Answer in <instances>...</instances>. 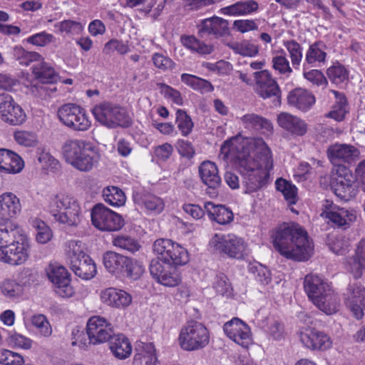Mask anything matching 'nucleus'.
I'll return each mask as SVG.
<instances>
[{
    "mask_svg": "<svg viewBox=\"0 0 365 365\" xmlns=\"http://www.w3.org/2000/svg\"><path fill=\"white\" fill-rule=\"evenodd\" d=\"M198 34L201 38H220L230 34L229 22L218 16L202 20L198 25Z\"/></svg>",
    "mask_w": 365,
    "mask_h": 365,
    "instance_id": "nucleus-23",
    "label": "nucleus"
},
{
    "mask_svg": "<svg viewBox=\"0 0 365 365\" xmlns=\"http://www.w3.org/2000/svg\"><path fill=\"white\" fill-rule=\"evenodd\" d=\"M46 272L58 296L63 298L73 296L75 291L71 284V274L63 266L50 264L46 267Z\"/></svg>",
    "mask_w": 365,
    "mask_h": 365,
    "instance_id": "nucleus-15",
    "label": "nucleus"
},
{
    "mask_svg": "<svg viewBox=\"0 0 365 365\" xmlns=\"http://www.w3.org/2000/svg\"><path fill=\"white\" fill-rule=\"evenodd\" d=\"M48 210L55 221L69 227H77L83 219L78 201L66 193L51 195Z\"/></svg>",
    "mask_w": 365,
    "mask_h": 365,
    "instance_id": "nucleus-6",
    "label": "nucleus"
},
{
    "mask_svg": "<svg viewBox=\"0 0 365 365\" xmlns=\"http://www.w3.org/2000/svg\"><path fill=\"white\" fill-rule=\"evenodd\" d=\"M0 364L4 365H23L24 360L22 356L16 352L0 349Z\"/></svg>",
    "mask_w": 365,
    "mask_h": 365,
    "instance_id": "nucleus-62",
    "label": "nucleus"
},
{
    "mask_svg": "<svg viewBox=\"0 0 365 365\" xmlns=\"http://www.w3.org/2000/svg\"><path fill=\"white\" fill-rule=\"evenodd\" d=\"M205 212L211 220L220 225L230 224L233 221L234 215L230 209L222 205L207 202L204 205Z\"/></svg>",
    "mask_w": 365,
    "mask_h": 365,
    "instance_id": "nucleus-34",
    "label": "nucleus"
},
{
    "mask_svg": "<svg viewBox=\"0 0 365 365\" xmlns=\"http://www.w3.org/2000/svg\"><path fill=\"white\" fill-rule=\"evenodd\" d=\"M32 73L41 83H53L58 79V75L54 68L45 62L43 58L33 66Z\"/></svg>",
    "mask_w": 365,
    "mask_h": 365,
    "instance_id": "nucleus-39",
    "label": "nucleus"
},
{
    "mask_svg": "<svg viewBox=\"0 0 365 365\" xmlns=\"http://www.w3.org/2000/svg\"><path fill=\"white\" fill-rule=\"evenodd\" d=\"M31 224L36 232V239L38 243L46 244L51 240L52 231L43 221L34 218L31 220Z\"/></svg>",
    "mask_w": 365,
    "mask_h": 365,
    "instance_id": "nucleus-52",
    "label": "nucleus"
},
{
    "mask_svg": "<svg viewBox=\"0 0 365 365\" xmlns=\"http://www.w3.org/2000/svg\"><path fill=\"white\" fill-rule=\"evenodd\" d=\"M272 244L282 256L299 262L308 260L314 249L307 231L297 223L279 226L272 235Z\"/></svg>",
    "mask_w": 365,
    "mask_h": 365,
    "instance_id": "nucleus-2",
    "label": "nucleus"
},
{
    "mask_svg": "<svg viewBox=\"0 0 365 365\" xmlns=\"http://www.w3.org/2000/svg\"><path fill=\"white\" fill-rule=\"evenodd\" d=\"M14 138L17 143L26 147H33L37 143L36 135L29 131H16L14 133Z\"/></svg>",
    "mask_w": 365,
    "mask_h": 365,
    "instance_id": "nucleus-63",
    "label": "nucleus"
},
{
    "mask_svg": "<svg viewBox=\"0 0 365 365\" xmlns=\"http://www.w3.org/2000/svg\"><path fill=\"white\" fill-rule=\"evenodd\" d=\"M223 330L227 337L242 347L247 348L251 341L250 328L239 318L235 317L227 322Z\"/></svg>",
    "mask_w": 365,
    "mask_h": 365,
    "instance_id": "nucleus-22",
    "label": "nucleus"
},
{
    "mask_svg": "<svg viewBox=\"0 0 365 365\" xmlns=\"http://www.w3.org/2000/svg\"><path fill=\"white\" fill-rule=\"evenodd\" d=\"M249 272L254 276L255 279L263 285L269 284L271 281L269 270L264 265L258 262L251 263L249 265Z\"/></svg>",
    "mask_w": 365,
    "mask_h": 365,
    "instance_id": "nucleus-56",
    "label": "nucleus"
},
{
    "mask_svg": "<svg viewBox=\"0 0 365 365\" xmlns=\"http://www.w3.org/2000/svg\"><path fill=\"white\" fill-rule=\"evenodd\" d=\"M327 74L329 80L335 84L344 83L348 79L349 76L346 68L339 63L330 66L327 71Z\"/></svg>",
    "mask_w": 365,
    "mask_h": 365,
    "instance_id": "nucleus-58",
    "label": "nucleus"
},
{
    "mask_svg": "<svg viewBox=\"0 0 365 365\" xmlns=\"http://www.w3.org/2000/svg\"><path fill=\"white\" fill-rule=\"evenodd\" d=\"M86 332L90 343L98 344L110 339L113 334V328L111 324L104 317L93 316L87 322Z\"/></svg>",
    "mask_w": 365,
    "mask_h": 365,
    "instance_id": "nucleus-18",
    "label": "nucleus"
},
{
    "mask_svg": "<svg viewBox=\"0 0 365 365\" xmlns=\"http://www.w3.org/2000/svg\"><path fill=\"white\" fill-rule=\"evenodd\" d=\"M24 168V162L17 153L4 148L0 149V170L16 174L21 172Z\"/></svg>",
    "mask_w": 365,
    "mask_h": 365,
    "instance_id": "nucleus-31",
    "label": "nucleus"
},
{
    "mask_svg": "<svg viewBox=\"0 0 365 365\" xmlns=\"http://www.w3.org/2000/svg\"><path fill=\"white\" fill-rule=\"evenodd\" d=\"M242 125L248 130L268 133L272 131V123L268 119L256 113H247L240 118Z\"/></svg>",
    "mask_w": 365,
    "mask_h": 365,
    "instance_id": "nucleus-35",
    "label": "nucleus"
},
{
    "mask_svg": "<svg viewBox=\"0 0 365 365\" xmlns=\"http://www.w3.org/2000/svg\"><path fill=\"white\" fill-rule=\"evenodd\" d=\"M272 63L273 69L281 75L289 77L292 73V68L283 49L278 51L277 54L272 57Z\"/></svg>",
    "mask_w": 365,
    "mask_h": 365,
    "instance_id": "nucleus-48",
    "label": "nucleus"
},
{
    "mask_svg": "<svg viewBox=\"0 0 365 365\" xmlns=\"http://www.w3.org/2000/svg\"><path fill=\"white\" fill-rule=\"evenodd\" d=\"M182 41L185 47L201 54H209L212 51V48L210 46L205 44L194 36L182 38Z\"/></svg>",
    "mask_w": 365,
    "mask_h": 365,
    "instance_id": "nucleus-60",
    "label": "nucleus"
},
{
    "mask_svg": "<svg viewBox=\"0 0 365 365\" xmlns=\"http://www.w3.org/2000/svg\"><path fill=\"white\" fill-rule=\"evenodd\" d=\"M335 178L332 182L334 194L344 201H349L358 193V185L351 171L346 166H337L333 170Z\"/></svg>",
    "mask_w": 365,
    "mask_h": 365,
    "instance_id": "nucleus-12",
    "label": "nucleus"
},
{
    "mask_svg": "<svg viewBox=\"0 0 365 365\" xmlns=\"http://www.w3.org/2000/svg\"><path fill=\"white\" fill-rule=\"evenodd\" d=\"M91 222L95 227L104 232L118 231L124 225L123 217L103 204L96 205L93 207Z\"/></svg>",
    "mask_w": 365,
    "mask_h": 365,
    "instance_id": "nucleus-13",
    "label": "nucleus"
},
{
    "mask_svg": "<svg viewBox=\"0 0 365 365\" xmlns=\"http://www.w3.org/2000/svg\"><path fill=\"white\" fill-rule=\"evenodd\" d=\"M199 173L202 182L211 190L209 193L212 196H216V190L220 186L221 178L215 163L211 161L203 162L199 167Z\"/></svg>",
    "mask_w": 365,
    "mask_h": 365,
    "instance_id": "nucleus-25",
    "label": "nucleus"
},
{
    "mask_svg": "<svg viewBox=\"0 0 365 365\" xmlns=\"http://www.w3.org/2000/svg\"><path fill=\"white\" fill-rule=\"evenodd\" d=\"M300 341L303 345L311 350H327L331 346L329 336L315 329H305L300 334Z\"/></svg>",
    "mask_w": 365,
    "mask_h": 365,
    "instance_id": "nucleus-24",
    "label": "nucleus"
},
{
    "mask_svg": "<svg viewBox=\"0 0 365 365\" xmlns=\"http://www.w3.org/2000/svg\"><path fill=\"white\" fill-rule=\"evenodd\" d=\"M127 258L128 257L109 251L103 255V261L106 269L109 272L118 274L123 273Z\"/></svg>",
    "mask_w": 365,
    "mask_h": 365,
    "instance_id": "nucleus-41",
    "label": "nucleus"
},
{
    "mask_svg": "<svg viewBox=\"0 0 365 365\" xmlns=\"http://www.w3.org/2000/svg\"><path fill=\"white\" fill-rule=\"evenodd\" d=\"M133 198L135 204L146 212L160 213L164 209L163 200L153 194L144 191H135Z\"/></svg>",
    "mask_w": 365,
    "mask_h": 365,
    "instance_id": "nucleus-28",
    "label": "nucleus"
},
{
    "mask_svg": "<svg viewBox=\"0 0 365 365\" xmlns=\"http://www.w3.org/2000/svg\"><path fill=\"white\" fill-rule=\"evenodd\" d=\"M153 252L158 255L164 264L173 266H182L189 262L187 251L179 244L169 239H158L153 245Z\"/></svg>",
    "mask_w": 365,
    "mask_h": 365,
    "instance_id": "nucleus-10",
    "label": "nucleus"
},
{
    "mask_svg": "<svg viewBox=\"0 0 365 365\" xmlns=\"http://www.w3.org/2000/svg\"><path fill=\"white\" fill-rule=\"evenodd\" d=\"M57 115L61 123L76 131H86L91 125L86 110L76 103L62 105L58 108Z\"/></svg>",
    "mask_w": 365,
    "mask_h": 365,
    "instance_id": "nucleus-11",
    "label": "nucleus"
},
{
    "mask_svg": "<svg viewBox=\"0 0 365 365\" xmlns=\"http://www.w3.org/2000/svg\"><path fill=\"white\" fill-rule=\"evenodd\" d=\"M61 151L66 161L82 172L91 170L100 157L97 148L91 142L82 139L66 140Z\"/></svg>",
    "mask_w": 365,
    "mask_h": 365,
    "instance_id": "nucleus-4",
    "label": "nucleus"
},
{
    "mask_svg": "<svg viewBox=\"0 0 365 365\" xmlns=\"http://www.w3.org/2000/svg\"><path fill=\"white\" fill-rule=\"evenodd\" d=\"M282 45L289 53L292 66L297 69L302 60V47L295 40H283Z\"/></svg>",
    "mask_w": 365,
    "mask_h": 365,
    "instance_id": "nucleus-46",
    "label": "nucleus"
},
{
    "mask_svg": "<svg viewBox=\"0 0 365 365\" xmlns=\"http://www.w3.org/2000/svg\"><path fill=\"white\" fill-rule=\"evenodd\" d=\"M110 349L113 354L119 359H125L132 352L131 344L123 334H117L110 338Z\"/></svg>",
    "mask_w": 365,
    "mask_h": 365,
    "instance_id": "nucleus-40",
    "label": "nucleus"
},
{
    "mask_svg": "<svg viewBox=\"0 0 365 365\" xmlns=\"http://www.w3.org/2000/svg\"><path fill=\"white\" fill-rule=\"evenodd\" d=\"M70 266L74 274L83 279H90L96 274V264L88 255H83Z\"/></svg>",
    "mask_w": 365,
    "mask_h": 365,
    "instance_id": "nucleus-38",
    "label": "nucleus"
},
{
    "mask_svg": "<svg viewBox=\"0 0 365 365\" xmlns=\"http://www.w3.org/2000/svg\"><path fill=\"white\" fill-rule=\"evenodd\" d=\"M259 4L255 0L238 1L230 6L222 7L220 13L227 16H248L257 12Z\"/></svg>",
    "mask_w": 365,
    "mask_h": 365,
    "instance_id": "nucleus-33",
    "label": "nucleus"
},
{
    "mask_svg": "<svg viewBox=\"0 0 365 365\" xmlns=\"http://www.w3.org/2000/svg\"><path fill=\"white\" fill-rule=\"evenodd\" d=\"M255 93L262 98L267 99L274 98L273 103L277 106L280 105L281 90L273 78L270 72L267 70H261L253 73Z\"/></svg>",
    "mask_w": 365,
    "mask_h": 365,
    "instance_id": "nucleus-14",
    "label": "nucleus"
},
{
    "mask_svg": "<svg viewBox=\"0 0 365 365\" xmlns=\"http://www.w3.org/2000/svg\"><path fill=\"white\" fill-rule=\"evenodd\" d=\"M327 46L322 41H315L309 45L306 54L303 64L304 69H309L310 67L320 66L324 64L327 60Z\"/></svg>",
    "mask_w": 365,
    "mask_h": 365,
    "instance_id": "nucleus-30",
    "label": "nucleus"
},
{
    "mask_svg": "<svg viewBox=\"0 0 365 365\" xmlns=\"http://www.w3.org/2000/svg\"><path fill=\"white\" fill-rule=\"evenodd\" d=\"M304 289L308 298L319 309L327 314L337 312L338 297L324 279L317 274H307L304 278Z\"/></svg>",
    "mask_w": 365,
    "mask_h": 365,
    "instance_id": "nucleus-5",
    "label": "nucleus"
},
{
    "mask_svg": "<svg viewBox=\"0 0 365 365\" xmlns=\"http://www.w3.org/2000/svg\"><path fill=\"white\" fill-rule=\"evenodd\" d=\"M175 123L183 136H187L192 130L194 124L187 113L181 109L176 111Z\"/></svg>",
    "mask_w": 365,
    "mask_h": 365,
    "instance_id": "nucleus-57",
    "label": "nucleus"
},
{
    "mask_svg": "<svg viewBox=\"0 0 365 365\" xmlns=\"http://www.w3.org/2000/svg\"><path fill=\"white\" fill-rule=\"evenodd\" d=\"M54 26L59 32L65 33L67 35H78L83 29V26L80 22L69 19L58 22Z\"/></svg>",
    "mask_w": 365,
    "mask_h": 365,
    "instance_id": "nucleus-61",
    "label": "nucleus"
},
{
    "mask_svg": "<svg viewBox=\"0 0 365 365\" xmlns=\"http://www.w3.org/2000/svg\"><path fill=\"white\" fill-rule=\"evenodd\" d=\"M277 123L292 135L302 136L307 131V125L303 120L287 112H282L277 115Z\"/></svg>",
    "mask_w": 365,
    "mask_h": 365,
    "instance_id": "nucleus-29",
    "label": "nucleus"
},
{
    "mask_svg": "<svg viewBox=\"0 0 365 365\" xmlns=\"http://www.w3.org/2000/svg\"><path fill=\"white\" fill-rule=\"evenodd\" d=\"M210 341V333L201 322L190 321L184 324L179 334L178 344L185 351H196L205 348Z\"/></svg>",
    "mask_w": 365,
    "mask_h": 365,
    "instance_id": "nucleus-9",
    "label": "nucleus"
},
{
    "mask_svg": "<svg viewBox=\"0 0 365 365\" xmlns=\"http://www.w3.org/2000/svg\"><path fill=\"white\" fill-rule=\"evenodd\" d=\"M144 272L145 267L141 262L133 258H127L123 271V273H125L127 277L133 280H137L143 275Z\"/></svg>",
    "mask_w": 365,
    "mask_h": 365,
    "instance_id": "nucleus-54",
    "label": "nucleus"
},
{
    "mask_svg": "<svg viewBox=\"0 0 365 365\" xmlns=\"http://www.w3.org/2000/svg\"><path fill=\"white\" fill-rule=\"evenodd\" d=\"M113 245L131 253L138 251L141 247L137 240L128 235L115 236L113 239Z\"/></svg>",
    "mask_w": 365,
    "mask_h": 365,
    "instance_id": "nucleus-55",
    "label": "nucleus"
},
{
    "mask_svg": "<svg viewBox=\"0 0 365 365\" xmlns=\"http://www.w3.org/2000/svg\"><path fill=\"white\" fill-rule=\"evenodd\" d=\"M149 270L151 276L165 287H176L182 281L181 274L176 266L164 264L159 259H153L150 261Z\"/></svg>",
    "mask_w": 365,
    "mask_h": 365,
    "instance_id": "nucleus-16",
    "label": "nucleus"
},
{
    "mask_svg": "<svg viewBox=\"0 0 365 365\" xmlns=\"http://www.w3.org/2000/svg\"><path fill=\"white\" fill-rule=\"evenodd\" d=\"M66 254L69 264L83 258V255H88L84 252V245L80 240H70L66 245Z\"/></svg>",
    "mask_w": 365,
    "mask_h": 365,
    "instance_id": "nucleus-51",
    "label": "nucleus"
},
{
    "mask_svg": "<svg viewBox=\"0 0 365 365\" xmlns=\"http://www.w3.org/2000/svg\"><path fill=\"white\" fill-rule=\"evenodd\" d=\"M96 120L109 128H127L131 125V119L126 110L115 103L104 101L96 105L92 109Z\"/></svg>",
    "mask_w": 365,
    "mask_h": 365,
    "instance_id": "nucleus-8",
    "label": "nucleus"
},
{
    "mask_svg": "<svg viewBox=\"0 0 365 365\" xmlns=\"http://www.w3.org/2000/svg\"><path fill=\"white\" fill-rule=\"evenodd\" d=\"M128 46L121 41L117 39H112L107 42L103 51L106 54H110L114 51H117L120 54H125L129 52Z\"/></svg>",
    "mask_w": 365,
    "mask_h": 365,
    "instance_id": "nucleus-64",
    "label": "nucleus"
},
{
    "mask_svg": "<svg viewBox=\"0 0 365 365\" xmlns=\"http://www.w3.org/2000/svg\"><path fill=\"white\" fill-rule=\"evenodd\" d=\"M347 269L355 279H359L362 276L363 270L365 269L364 239L358 243L354 256L348 261Z\"/></svg>",
    "mask_w": 365,
    "mask_h": 365,
    "instance_id": "nucleus-36",
    "label": "nucleus"
},
{
    "mask_svg": "<svg viewBox=\"0 0 365 365\" xmlns=\"http://www.w3.org/2000/svg\"><path fill=\"white\" fill-rule=\"evenodd\" d=\"M21 206L19 199L12 192H4L0 195V217L3 223L11 222L10 219L20 213Z\"/></svg>",
    "mask_w": 365,
    "mask_h": 365,
    "instance_id": "nucleus-27",
    "label": "nucleus"
},
{
    "mask_svg": "<svg viewBox=\"0 0 365 365\" xmlns=\"http://www.w3.org/2000/svg\"><path fill=\"white\" fill-rule=\"evenodd\" d=\"M101 299L105 304L117 309L127 307L132 302V297L128 292L114 287L103 289Z\"/></svg>",
    "mask_w": 365,
    "mask_h": 365,
    "instance_id": "nucleus-26",
    "label": "nucleus"
},
{
    "mask_svg": "<svg viewBox=\"0 0 365 365\" xmlns=\"http://www.w3.org/2000/svg\"><path fill=\"white\" fill-rule=\"evenodd\" d=\"M22 287L15 280L5 279L0 282V292L6 298L15 299L22 294Z\"/></svg>",
    "mask_w": 365,
    "mask_h": 365,
    "instance_id": "nucleus-53",
    "label": "nucleus"
},
{
    "mask_svg": "<svg viewBox=\"0 0 365 365\" xmlns=\"http://www.w3.org/2000/svg\"><path fill=\"white\" fill-rule=\"evenodd\" d=\"M29 242L12 222L0 223V261L11 265H21L29 257Z\"/></svg>",
    "mask_w": 365,
    "mask_h": 365,
    "instance_id": "nucleus-3",
    "label": "nucleus"
},
{
    "mask_svg": "<svg viewBox=\"0 0 365 365\" xmlns=\"http://www.w3.org/2000/svg\"><path fill=\"white\" fill-rule=\"evenodd\" d=\"M330 92L334 95L336 101L327 116L337 121H341L348 113L346 98L344 93L339 91L331 90Z\"/></svg>",
    "mask_w": 365,
    "mask_h": 365,
    "instance_id": "nucleus-42",
    "label": "nucleus"
},
{
    "mask_svg": "<svg viewBox=\"0 0 365 365\" xmlns=\"http://www.w3.org/2000/svg\"><path fill=\"white\" fill-rule=\"evenodd\" d=\"M209 245L214 252L229 258L240 259L247 255L246 242L234 233H216L210 239Z\"/></svg>",
    "mask_w": 365,
    "mask_h": 365,
    "instance_id": "nucleus-7",
    "label": "nucleus"
},
{
    "mask_svg": "<svg viewBox=\"0 0 365 365\" xmlns=\"http://www.w3.org/2000/svg\"><path fill=\"white\" fill-rule=\"evenodd\" d=\"M103 196L106 202L115 207L123 205L126 197L124 192L118 187H107L103 190Z\"/></svg>",
    "mask_w": 365,
    "mask_h": 365,
    "instance_id": "nucleus-47",
    "label": "nucleus"
},
{
    "mask_svg": "<svg viewBox=\"0 0 365 365\" xmlns=\"http://www.w3.org/2000/svg\"><path fill=\"white\" fill-rule=\"evenodd\" d=\"M158 359L152 343H140L135 348L133 365H156Z\"/></svg>",
    "mask_w": 365,
    "mask_h": 365,
    "instance_id": "nucleus-37",
    "label": "nucleus"
},
{
    "mask_svg": "<svg viewBox=\"0 0 365 365\" xmlns=\"http://www.w3.org/2000/svg\"><path fill=\"white\" fill-rule=\"evenodd\" d=\"M180 78L182 83L202 93H210L214 90L210 82L196 76L182 73Z\"/></svg>",
    "mask_w": 365,
    "mask_h": 365,
    "instance_id": "nucleus-43",
    "label": "nucleus"
},
{
    "mask_svg": "<svg viewBox=\"0 0 365 365\" xmlns=\"http://www.w3.org/2000/svg\"><path fill=\"white\" fill-rule=\"evenodd\" d=\"M323 206L322 215L338 227L346 229L356 219V213L353 210L340 207L329 200H326Z\"/></svg>",
    "mask_w": 365,
    "mask_h": 365,
    "instance_id": "nucleus-20",
    "label": "nucleus"
},
{
    "mask_svg": "<svg viewBox=\"0 0 365 365\" xmlns=\"http://www.w3.org/2000/svg\"><path fill=\"white\" fill-rule=\"evenodd\" d=\"M31 324L36 329V332L41 336L48 337L52 334L51 326L43 314L34 315L31 318Z\"/></svg>",
    "mask_w": 365,
    "mask_h": 365,
    "instance_id": "nucleus-59",
    "label": "nucleus"
},
{
    "mask_svg": "<svg viewBox=\"0 0 365 365\" xmlns=\"http://www.w3.org/2000/svg\"><path fill=\"white\" fill-rule=\"evenodd\" d=\"M360 151L358 148L348 144H334L327 149V156L330 162L334 165L344 166L343 163L354 162L359 158Z\"/></svg>",
    "mask_w": 365,
    "mask_h": 365,
    "instance_id": "nucleus-21",
    "label": "nucleus"
},
{
    "mask_svg": "<svg viewBox=\"0 0 365 365\" xmlns=\"http://www.w3.org/2000/svg\"><path fill=\"white\" fill-rule=\"evenodd\" d=\"M287 102L290 106L305 112L314 104L315 97L307 90L299 88L289 93Z\"/></svg>",
    "mask_w": 365,
    "mask_h": 365,
    "instance_id": "nucleus-32",
    "label": "nucleus"
},
{
    "mask_svg": "<svg viewBox=\"0 0 365 365\" xmlns=\"http://www.w3.org/2000/svg\"><path fill=\"white\" fill-rule=\"evenodd\" d=\"M277 190L282 192L284 199L290 204H295L297 201V188L291 182L278 178L275 182Z\"/></svg>",
    "mask_w": 365,
    "mask_h": 365,
    "instance_id": "nucleus-44",
    "label": "nucleus"
},
{
    "mask_svg": "<svg viewBox=\"0 0 365 365\" xmlns=\"http://www.w3.org/2000/svg\"><path fill=\"white\" fill-rule=\"evenodd\" d=\"M212 288L219 295L230 297L232 295V287L227 277L223 273H218L215 275Z\"/></svg>",
    "mask_w": 365,
    "mask_h": 365,
    "instance_id": "nucleus-50",
    "label": "nucleus"
},
{
    "mask_svg": "<svg viewBox=\"0 0 365 365\" xmlns=\"http://www.w3.org/2000/svg\"><path fill=\"white\" fill-rule=\"evenodd\" d=\"M220 157L232 162L238 170L246 193L263 187L273 168L271 150L262 138H232L221 145Z\"/></svg>",
    "mask_w": 365,
    "mask_h": 365,
    "instance_id": "nucleus-1",
    "label": "nucleus"
},
{
    "mask_svg": "<svg viewBox=\"0 0 365 365\" xmlns=\"http://www.w3.org/2000/svg\"><path fill=\"white\" fill-rule=\"evenodd\" d=\"M0 118L11 125L24 123L26 115L22 108L9 94L0 95Z\"/></svg>",
    "mask_w": 365,
    "mask_h": 365,
    "instance_id": "nucleus-17",
    "label": "nucleus"
},
{
    "mask_svg": "<svg viewBox=\"0 0 365 365\" xmlns=\"http://www.w3.org/2000/svg\"><path fill=\"white\" fill-rule=\"evenodd\" d=\"M230 48L235 53L243 56L255 57L259 53V46L248 40L232 43L230 45Z\"/></svg>",
    "mask_w": 365,
    "mask_h": 365,
    "instance_id": "nucleus-49",
    "label": "nucleus"
},
{
    "mask_svg": "<svg viewBox=\"0 0 365 365\" xmlns=\"http://www.w3.org/2000/svg\"><path fill=\"white\" fill-rule=\"evenodd\" d=\"M14 58L22 66H29L32 62L37 63L42 59L41 55L37 52L28 51L21 46H16L13 48Z\"/></svg>",
    "mask_w": 365,
    "mask_h": 365,
    "instance_id": "nucleus-45",
    "label": "nucleus"
},
{
    "mask_svg": "<svg viewBox=\"0 0 365 365\" xmlns=\"http://www.w3.org/2000/svg\"><path fill=\"white\" fill-rule=\"evenodd\" d=\"M344 302L354 316L360 319L365 310V288L357 282L349 283L344 294Z\"/></svg>",
    "mask_w": 365,
    "mask_h": 365,
    "instance_id": "nucleus-19",
    "label": "nucleus"
}]
</instances>
